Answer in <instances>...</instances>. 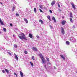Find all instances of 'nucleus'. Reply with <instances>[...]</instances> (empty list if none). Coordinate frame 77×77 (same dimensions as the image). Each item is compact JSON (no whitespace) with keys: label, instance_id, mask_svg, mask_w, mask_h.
Here are the masks:
<instances>
[{"label":"nucleus","instance_id":"obj_39","mask_svg":"<svg viewBox=\"0 0 77 77\" xmlns=\"http://www.w3.org/2000/svg\"><path fill=\"white\" fill-rule=\"evenodd\" d=\"M10 26H12V23H10Z\"/></svg>","mask_w":77,"mask_h":77},{"label":"nucleus","instance_id":"obj_30","mask_svg":"<svg viewBox=\"0 0 77 77\" xmlns=\"http://www.w3.org/2000/svg\"><path fill=\"white\" fill-rule=\"evenodd\" d=\"M42 5H39V8L40 9H42Z\"/></svg>","mask_w":77,"mask_h":77},{"label":"nucleus","instance_id":"obj_35","mask_svg":"<svg viewBox=\"0 0 77 77\" xmlns=\"http://www.w3.org/2000/svg\"><path fill=\"white\" fill-rule=\"evenodd\" d=\"M58 6L59 8H60V6L59 5V4L58 3Z\"/></svg>","mask_w":77,"mask_h":77},{"label":"nucleus","instance_id":"obj_34","mask_svg":"<svg viewBox=\"0 0 77 77\" xmlns=\"http://www.w3.org/2000/svg\"><path fill=\"white\" fill-rule=\"evenodd\" d=\"M49 11L50 12V13H51V14L53 13V12H52V11H51V10H50Z\"/></svg>","mask_w":77,"mask_h":77},{"label":"nucleus","instance_id":"obj_5","mask_svg":"<svg viewBox=\"0 0 77 77\" xmlns=\"http://www.w3.org/2000/svg\"><path fill=\"white\" fill-rule=\"evenodd\" d=\"M65 23H66V21L65 20H63L61 22V24L62 25H65Z\"/></svg>","mask_w":77,"mask_h":77},{"label":"nucleus","instance_id":"obj_16","mask_svg":"<svg viewBox=\"0 0 77 77\" xmlns=\"http://www.w3.org/2000/svg\"><path fill=\"white\" fill-rule=\"evenodd\" d=\"M72 41L73 42H75V41H76V40L74 38H73L72 39Z\"/></svg>","mask_w":77,"mask_h":77},{"label":"nucleus","instance_id":"obj_42","mask_svg":"<svg viewBox=\"0 0 77 77\" xmlns=\"http://www.w3.org/2000/svg\"><path fill=\"white\" fill-rule=\"evenodd\" d=\"M13 37H15V35H13Z\"/></svg>","mask_w":77,"mask_h":77},{"label":"nucleus","instance_id":"obj_1","mask_svg":"<svg viewBox=\"0 0 77 77\" xmlns=\"http://www.w3.org/2000/svg\"><path fill=\"white\" fill-rule=\"evenodd\" d=\"M18 36L19 38L22 40H23V39H24V40H26V41H27V37H26V36H25V35L24 34V33H22L21 36L20 35H19Z\"/></svg>","mask_w":77,"mask_h":77},{"label":"nucleus","instance_id":"obj_12","mask_svg":"<svg viewBox=\"0 0 77 77\" xmlns=\"http://www.w3.org/2000/svg\"><path fill=\"white\" fill-rule=\"evenodd\" d=\"M20 75L21 76V77H23V72H22L20 71Z\"/></svg>","mask_w":77,"mask_h":77},{"label":"nucleus","instance_id":"obj_27","mask_svg":"<svg viewBox=\"0 0 77 77\" xmlns=\"http://www.w3.org/2000/svg\"><path fill=\"white\" fill-rule=\"evenodd\" d=\"M69 19L71 22L72 23V18H70Z\"/></svg>","mask_w":77,"mask_h":77},{"label":"nucleus","instance_id":"obj_43","mask_svg":"<svg viewBox=\"0 0 77 77\" xmlns=\"http://www.w3.org/2000/svg\"><path fill=\"white\" fill-rule=\"evenodd\" d=\"M0 4H1V5H3V3L2 2H0Z\"/></svg>","mask_w":77,"mask_h":77},{"label":"nucleus","instance_id":"obj_41","mask_svg":"<svg viewBox=\"0 0 77 77\" xmlns=\"http://www.w3.org/2000/svg\"><path fill=\"white\" fill-rule=\"evenodd\" d=\"M36 37L37 38H39V36L38 35H37L36 36Z\"/></svg>","mask_w":77,"mask_h":77},{"label":"nucleus","instance_id":"obj_29","mask_svg":"<svg viewBox=\"0 0 77 77\" xmlns=\"http://www.w3.org/2000/svg\"><path fill=\"white\" fill-rule=\"evenodd\" d=\"M14 75H16V77H18V75H17V73H16L14 72Z\"/></svg>","mask_w":77,"mask_h":77},{"label":"nucleus","instance_id":"obj_14","mask_svg":"<svg viewBox=\"0 0 77 77\" xmlns=\"http://www.w3.org/2000/svg\"><path fill=\"white\" fill-rule=\"evenodd\" d=\"M29 36L30 38H33V36L31 34L29 33Z\"/></svg>","mask_w":77,"mask_h":77},{"label":"nucleus","instance_id":"obj_45","mask_svg":"<svg viewBox=\"0 0 77 77\" xmlns=\"http://www.w3.org/2000/svg\"><path fill=\"white\" fill-rule=\"evenodd\" d=\"M0 34L2 33V32H1V31L0 32Z\"/></svg>","mask_w":77,"mask_h":77},{"label":"nucleus","instance_id":"obj_28","mask_svg":"<svg viewBox=\"0 0 77 77\" xmlns=\"http://www.w3.org/2000/svg\"><path fill=\"white\" fill-rule=\"evenodd\" d=\"M32 59H33V60H35V57H34V56H32Z\"/></svg>","mask_w":77,"mask_h":77},{"label":"nucleus","instance_id":"obj_23","mask_svg":"<svg viewBox=\"0 0 77 77\" xmlns=\"http://www.w3.org/2000/svg\"><path fill=\"white\" fill-rule=\"evenodd\" d=\"M14 46L16 48L17 47V45L15 44H14Z\"/></svg>","mask_w":77,"mask_h":77},{"label":"nucleus","instance_id":"obj_2","mask_svg":"<svg viewBox=\"0 0 77 77\" xmlns=\"http://www.w3.org/2000/svg\"><path fill=\"white\" fill-rule=\"evenodd\" d=\"M39 56H40V58H41V59L42 60V62L43 63H44V62H45V59L44 58V57H43V56H42V54H40Z\"/></svg>","mask_w":77,"mask_h":77},{"label":"nucleus","instance_id":"obj_10","mask_svg":"<svg viewBox=\"0 0 77 77\" xmlns=\"http://www.w3.org/2000/svg\"><path fill=\"white\" fill-rule=\"evenodd\" d=\"M24 21H25L26 24L28 23V20H27V19L25 18L24 19Z\"/></svg>","mask_w":77,"mask_h":77},{"label":"nucleus","instance_id":"obj_20","mask_svg":"<svg viewBox=\"0 0 77 77\" xmlns=\"http://www.w3.org/2000/svg\"><path fill=\"white\" fill-rule=\"evenodd\" d=\"M34 11L35 13H36V8H34Z\"/></svg>","mask_w":77,"mask_h":77},{"label":"nucleus","instance_id":"obj_44","mask_svg":"<svg viewBox=\"0 0 77 77\" xmlns=\"http://www.w3.org/2000/svg\"><path fill=\"white\" fill-rule=\"evenodd\" d=\"M32 48H35L34 47H33Z\"/></svg>","mask_w":77,"mask_h":77},{"label":"nucleus","instance_id":"obj_49","mask_svg":"<svg viewBox=\"0 0 77 77\" xmlns=\"http://www.w3.org/2000/svg\"><path fill=\"white\" fill-rule=\"evenodd\" d=\"M26 10H27V9L26 8Z\"/></svg>","mask_w":77,"mask_h":77},{"label":"nucleus","instance_id":"obj_26","mask_svg":"<svg viewBox=\"0 0 77 77\" xmlns=\"http://www.w3.org/2000/svg\"><path fill=\"white\" fill-rule=\"evenodd\" d=\"M3 30H4V32H6V29L5 28H3Z\"/></svg>","mask_w":77,"mask_h":77},{"label":"nucleus","instance_id":"obj_22","mask_svg":"<svg viewBox=\"0 0 77 77\" xmlns=\"http://www.w3.org/2000/svg\"><path fill=\"white\" fill-rule=\"evenodd\" d=\"M5 71L7 72H8V73L9 72V70L6 69H5Z\"/></svg>","mask_w":77,"mask_h":77},{"label":"nucleus","instance_id":"obj_17","mask_svg":"<svg viewBox=\"0 0 77 77\" xmlns=\"http://www.w3.org/2000/svg\"><path fill=\"white\" fill-rule=\"evenodd\" d=\"M66 45H69V42L68 41H66Z\"/></svg>","mask_w":77,"mask_h":77},{"label":"nucleus","instance_id":"obj_33","mask_svg":"<svg viewBox=\"0 0 77 77\" xmlns=\"http://www.w3.org/2000/svg\"><path fill=\"white\" fill-rule=\"evenodd\" d=\"M50 27L51 29H53V27L52 26L50 25Z\"/></svg>","mask_w":77,"mask_h":77},{"label":"nucleus","instance_id":"obj_7","mask_svg":"<svg viewBox=\"0 0 77 77\" xmlns=\"http://www.w3.org/2000/svg\"><path fill=\"white\" fill-rule=\"evenodd\" d=\"M14 55L15 56V58L17 60H18V57L17 56L15 53L14 54Z\"/></svg>","mask_w":77,"mask_h":77},{"label":"nucleus","instance_id":"obj_4","mask_svg":"<svg viewBox=\"0 0 77 77\" xmlns=\"http://www.w3.org/2000/svg\"><path fill=\"white\" fill-rule=\"evenodd\" d=\"M71 4L72 6V8H73V9H74V10L75 11V10L76 9V8L75 7V5H74V4L72 2L71 3Z\"/></svg>","mask_w":77,"mask_h":77},{"label":"nucleus","instance_id":"obj_18","mask_svg":"<svg viewBox=\"0 0 77 77\" xmlns=\"http://www.w3.org/2000/svg\"><path fill=\"white\" fill-rule=\"evenodd\" d=\"M32 50L35 51H38V49L36 48H33Z\"/></svg>","mask_w":77,"mask_h":77},{"label":"nucleus","instance_id":"obj_6","mask_svg":"<svg viewBox=\"0 0 77 77\" xmlns=\"http://www.w3.org/2000/svg\"><path fill=\"white\" fill-rule=\"evenodd\" d=\"M0 23H1V24L2 26H3L4 25V23H3V22L2 21V19L1 18H0Z\"/></svg>","mask_w":77,"mask_h":77},{"label":"nucleus","instance_id":"obj_19","mask_svg":"<svg viewBox=\"0 0 77 77\" xmlns=\"http://www.w3.org/2000/svg\"><path fill=\"white\" fill-rule=\"evenodd\" d=\"M70 17H72V13L71 12L70 13Z\"/></svg>","mask_w":77,"mask_h":77},{"label":"nucleus","instance_id":"obj_15","mask_svg":"<svg viewBox=\"0 0 77 77\" xmlns=\"http://www.w3.org/2000/svg\"><path fill=\"white\" fill-rule=\"evenodd\" d=\"M48 19L49 20V21H51V20L50 19V16L49 15H48L47 17Z\"/></svg>","mask_w":77,"mask_h":77},{"label":"nucleus","instance_id":"obj_47","mask_svg":"<svg viewBox=\"0 0 77 77\" xmlns=\"http://www.w3.org/2000/svg\"><path fill=\"white\" fill-rule=\"evenodd\" d=\"M49 63V64H50V65H51V63Z\"/></svg>","mask_w":77,"mask_h":77},{"label":"nucleus","instance_id":"obj_13","mask_svg":"<svg viewBox=\"0 0 77 77\" xmlns=\"http://www.w3.org/2000/svg\"><path fill=\"white\" fill-rule=\"evenodd\" d=\"M55 1H53V2H52L51 3V5L52 6H53L54 5V4H55Z\"/></svg>","mask_w":77,"mask_h":77},{"label":"nucleus","instance_id":"obj_25","mask_svg":"<svg viewBox=\"0 0 77 77\" xmlns=\"http://www.w3.org/2000/svg\"><path fill=\"white\" fill-rule=\"evenodd\" d=\"M30 63L31 65L32 66H33V63L32 62H30Z\"/></svg>","mask_w":77,"mask_h":77},{"label":"nucleus","instance_id":"obj_11","mask_svg":"<svg viewBox=\"0 0 77 77\" xmlns=\"http://www.w3.org/2000/svg\"><path fill=\"white\" fill-rule=\"evenodd\" d=\"M60 56L63 59H64V60H65V57H63V55L61 54Z\"/></svg>","mask_w":77,"mask_h":77},{"label":"nucleus","instance_id":"obj_3","mask_svg":"<svg viewBox=\"0 0 77 77\" xmlns=\"http://www.w3.org/2000/svg\"><path fill=\"white\" fill-rule=\"evenodd\" d=\"M61 33L63 35H64L65 34V31L64 30V29L62 27H61Z\"/></svg>","mask_w":77,"mask_h":77},{"label":"nucleus","instance_id":"obj_8","mask_svg":"<svg viewBox=\"0 0 77 77\" xmlns=\"http://www.w3.org/2000/svg\"><path fill=\"white\" fill-rule=\"evenodd\" d=\"M52 19V20H53L54 21V23H56V19H55V18L54 17H53Z\"/></svg>","mask_w":77,"mask_h":77},{"label":"nucleus","instance_id":"obj_36","mask_svg":"<svg viewBox=\"0 0 77 77\" xmlns=\"http://www.w3.org/2000/svg\"><path fill=\"white\" fill-rule=\"evenodd\" d=\"M8 54H9L10 55H12V54L10 52H8Z\"/></svg>","mask_w":77,"mask_h":77},{"label":"nucleus","instance_id":"obj_40","mask_svg":"<svg viewBox=\"0 0 77 77\" xmlns=\"http://www.w3.org/2000/svg\"><path fill=\"white\" fill-rule=\"evenodd\" d=\"M72 28L73 29H75V26H74V25L72 27Z\"/></svg>","mask_w":77,"mask_h":77},{"label":"nucleus","instance_id":"obj_24","mask_svg":"<svg viewBox=\"0 0 77 77\" xmlns=\"http://www.w3.org/2000/svg\"><path fill=\"white\" fill-rule=\"evenodd\" d=\"M46 59L47 60V61H48V62L50 61V59H49V58H48L46 57Z\"/></svg>","mask_w":77,"mask_h":77},{"label":"nucleus","instance_id":"obj_38","mask_svg":"<svg viewBox=\"0 0 77 77\" xmlns=\"http://www.w3.org/2000/svg\"><path fill=\"white\" fill-rule=\"evenodd\" d=\"M14 9H15V8L13 7L12 9L13 11H14Z\"/></svg>","mask_w":77,"mask_h":77},{"label":"nucleus","instance_id":"obj_48","mask_svg":"<svg viewBox=\"0 0 77 77\" xmlns=\"http://www.w3.org/2000/svg\"><path fill=\"white\" fill-rule=\"evenodd\" d=\"M45 8L44 7V9H45Z\"/></svg>","mask_w":77,"mask_h":77},{"label":"nucleus","instance_id":"obj_31","mask_svg":"<svg viewBox=\"0 0 77 77\" xmlns=\"http://www.w3.org/2000/svg\"><path fill=\"white\" fill-rule=\"evenodd\" d=\"M39 11L40 12H42V13L44 12H43V11H42V10H41V9H39Z\"/></svg>","mask_w":77,"mask_h":77},{"label":"nucleus","instance_id":"obj_9","mask_svg":"<svg viewBox=\"0 0 77 77\" xmlns=\"http://www.w3.org/2000/svg\"><path fill=\"white\" fill-rule=\"evenodd\" d=\"M39 22H40V23H41V24H44V22L42 21V20H39Z\"/></svg>","mask_w":77,"mask_h":77},{"label":"nucleus","instance_id":"obj_32","mask_svg":"<svg viewBox=\"0 0 77 77\" xmlns=\"http://www.w3.org/2000/svg\"><path fill=\"white\" fill-rule=\"evenodd\" d=\"M16 16H17V17H19V14H18L17 13L16 14Z\"/></svg>","mask_w":77,"mask_h":77},{"label":"nucleus","instance_id":"obj_37","mask_svg":"<svg viewBox=\"0 0 77 77\" xmlns=\"http://www.w3.org/2000/svg\"><path fill=\"white\" fill-rule=\"evenodd\" d=\"M2 72H3V73H5V70H2Z\"/></svg>","mask_w":77,"mask_h":77},{"label":"nucleus","instance_id":"obj_21","mask_svg":"<svg viewBox=\"0 0 77 77\" xmlns=\"http://www.w3.org/2000/svg\"><path fill=\"white\" fill-rule=\"evenodd\" d=\"M28 52L26 51H24V53L25 54H27L28 53Z\"/></svg>","mask_w":77,"mask_h":77},{"label":"nucleus","instance_id":"obj_46","mask_svg":"<svg viewBox=\"0 0 77 77\" xmlns=\"http://www.w3.org/2000/svg\"><path fill=\"white\" fill-rule=\"evenodd\" d=\"M45 67H46V65H45Z\"/></svg>","mask_w":77,"mask_h":77}]
</instances>
